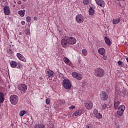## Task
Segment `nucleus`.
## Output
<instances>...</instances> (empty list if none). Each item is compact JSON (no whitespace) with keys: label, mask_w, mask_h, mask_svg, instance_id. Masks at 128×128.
<instances>
[{"label":"nucleus","mask_w":128,"mask_h":128,"mask_svg":"<svg viewBox=\"0 0 128 128\" xmlns=\"http://www.w3.org/2000/svg\"><path fill=\"white\" fill-rule=\"evenodd\" d=\"M4 102V94L0 92V104H2Z\"/></svg>","instance_id":"obj_18"},{"label":"nucleus","mask_w":128,"mask_h":128,"mask_svg":"<svg viewBox=\"0 0 128 128\" xmlns=\"http://www.w3.org/2000/svg\"><path fill=\"white\" fill-rule=\"evenodd\" d=\"M108 94L106 92L104 91H102L100 94V98H101L102 100H108Z\"/></svg>","instance_id":"obj_8"},{"label":"nucleus","mask_w":128,"mask_h":128,"mask_svg":"<svg viewBox=\"0 0 128 128\" xmlns=\"http://www.w3.org/2000/svg\"><path fill=\"white\" fill-rule=\"evenodd\" d=\"M88 12L90 16H94V8L93 7L91 6Z\"/></svg>","instance_id":"obj_21"},{"label":"nucleus","mask_w":128,"mask_h":128,"mask_svg":"<svg viewBox=\"0 0 128 128\" xmlns=\"http://www.w3.org/2000/svg\"><path fill=\"white\" fill-rule=\"evenodd\" d=\"M94 74L97 78H102L104 76V70L102 68H97L94 70Z\"/></svg>","instance_id":"obj_2"},{"label":"nucleus","mask_w":128,"mask_h":128,"mask_svg":"<svg viewBox=\"0 0 128 128\" xmlns=\"http://www.w3.org/2000/svg\"><path fill=\"white\" fill-rule=\"evenodd\" d=\"M17 66V68L20 69L22 68V64H20V63H18Z\"/></svg>","instance_id":"obj_32"},{"label":"nucleus","mask_w":128,"mask_h":128,"mask_svg":"<svg viewBox=\"0 0 128 128\" xmlns=\"http://www.w3.org/2000/svg\"><path fill=\"white\" fill-rule=\"evenodd\" d=\"M3 10H4V14H5L6 16H10V10L8 6H5Z\"/></svg>","instance_id":"obj_12"},{"label":"nucleus","mask_w":128,"mask_h":128,"mask_svg":"<svg viewBox=\"0 0 128 128\" xmlns=\"http://www.w3.org/2000/svg\"><path fill=\"white\" fill-rule=\"evenodd\" d=\"M19 34H22V32H20L19 33Z\"/></svg>","instance_id":"obj_46"},{"label":"nucleus","mask_w":128,"mask_h":128,"mask_svg":"<svg viewBox=\"0 0 128 128\" xmlns=\"http://www.w3.org/2000/svg\"><path fill=\"white\" fill-rule=\"evenodd\" d=\"M21 24H22V26H24V24H26V22L24 21H22L21 22Z\"/></svg>","instance_id":"obj_40"},{"label":"nucleus","mask_w":128,"mask_h":128,"mask_svg":"<svg viewBox=\"0 0 128 128\" xmlns=\"http://www.w3.org/2000/svg\"><path fill=\"white\" fill-rule=\"evenodd\" d=\"M120 22V18H117L113 20V21L112 22L113 24H118Z\"/></svg>","instance_id":"obj_24"},{"label":"nucleus","mask_w":128,"mask_h":128,"mask_svg":"<svg viewBox=\"0 0 128 128\" xmlns=\"http://www.w3.org/2000/svg\"><path fill=\"white\" fill-rule=\"evenodd\" d=\"M76 20L78 24H81V22H82L84 20V16L80 14L76 15Z\"/></svg>","instance_id":"obj_10"},{"label":"nucleus","mask_w":128,"mask_h":128,"mask_svg":"<svg viewBox=\"0 0 128 128\" xmlns=\"http://www.w3.org/2000/svg\"><path fill=\"white\" fill-rule=\"evenodd\" d=\"M114 128H120V125L118 123H115Z\"/></svg>","instance_id":"obj_35"},{"label":"nucleus","mask_w":128,"mask_h":128,"mask_svg":"<svg viewBox=\"0 0 128 128\" xmlns=\"http://www.w3.org/2000/svg\"><path fill=\"white\" fill-rule=\"evenodd\" d=\"M10 100L12 104L14 106H16L18 102V96L16 94L11 95Z\"/></svg>","instance_id":"obj_3"},{"label":"nucleus","mask_w":128,"mask_h":128,"mask_svg":"<svg viewBox=\"0 0 128 128\" xmlns=\"http://www.w3.org/2000/svg\"><path fill=\"white\" fill-rule=\"evenodd\" d=\"M82 2L84 4L88 6V4H90L92 2V0H84Z\"/></svg>","instance_id":"obj_25"},{"label":"nucleus","mask_w":128,"mask_h":128,"mask_svg":"<svg viewBox=\"0 0 128 128\" xmlns=\"http://www.w3.org/2000/svg\"><path fill=\"white\" fill-rule=\"evenodd\" d=\"M98 52L101 56H104V54H106V49L101 48L98 50Z\"/></svg>","instance_id":"obj_17"},{"label":"nucleus","mask_w":128,"mask_h":128,"mask_svg":"<svg viewBox=\"0 0 128 128\" xmlns=\"http://www.w3.org/2000/svg\"><path fill=\"white\" fill-rule=\"evenodd\" d=\"M10 66L11 68H16V66H18V62L14 60L11 61L10 62Z\"/></svg>","instance_id":"obj_20"},{"label":"nucleus","mask_w":128,"mask_h":128,"mask_svg":"<svg viewBox=\"0 0 128 128\" xmlns=\"http://www.w3.org/2000/svg\"><path fill=\"white\" fill-rule=\"evenodd\" d=\"M26 21L27 22H30L32 21V18H30V16H28L26 18Z\"/></svg>","instance_id":"obj_29"},{"label":"nucleus","mask_w":128,"mask_h":128,"mask_svg":"<svg viewBox=\"0 0 128 128\" xmlns=\"http://www.w3.org/2000/svg\"><path fill=\"white\" fill-rule=\"evenodd\" d=\"M102 58L103 60H106L107 58H108V57H106V54H104V55H102Z\"/></svg>","instance_id":"obj_36"},{"label":"nucleus","mask_w":128,"mask_h":128,"mask_svg":"<svg viewBox=\"0 0 128 128\" xmlns=\"http://www.w3.org/2000/svg\"><path fill=\"white\" fill-rule=\"evenodd\" d=\"M84 106L87 110H92L94 106V104L92 101H88L84 103Z\"/></svg>","instance_id":"obj_9"},{"label":"nucleus","mask_w":128,"mask_h":128,"mask_svg":"<svg viewBox=\"0 0 128 128\" xmlns=\"http://www.w3.org/2000/svg\"><path fill=\"white\" fill-rule=\"evenodd\" d=\"M120 100H118L116 99L114 100V106L116 108H118V106H120Z\"/></svg>","instance_id":"obj_19"},{"label":"nucleus","mask_w":128,"mask_h":128,"mask_svg":"<svg viewBox=\"0 0 128 128\" xmlns=\"http://www.w3.org/2000/svg\"><path fill=\"white\" fill-rule=\"evenodd\" d=\"M124 110H126V106L124 105H121L118 108L117 114L118 116H122L124 114Z\"/></svg>","instance_id":"obj_5"},{"label":"nucleus","mask_w":128,"mask_h":128,"mask_svg":"<svg viewBox=\"0 0 128 128\" xmlns=\"http://www.w3.org/2000/svg\"><path fill=\"white\" fill-rule=\"evenodd\" d=\"M18 89L19 90L26 92V90H28V86L24 84H19L18 86Z\"/></svg>","instance_id":"obj_7"},{"label":"nucleus","mask_w":128,"mask_h":128,"mask_svg":"<svg viewBox=\"0 0 128 128\" xmlns=\"http://www.w3.org/2000/svg\"><path fill=\"white\" fill-rule=\"evenodd\" d=\"M64 62H65V64H68L70 62V60L66 58H64Z\"/></svg>","instance_id":"obj_30"},{"label":"nucleus","mask_w":128,"mask_h":128,"mask_svg":"<svg viewBox=\"0 0 128 128\" xmlns=\"http://www.w3.org/2000/svg\"><path fill=\"white\" fill-rule=\"evenodd\" d=\"M104 41L106 42V44L108 46H110L112 44V42H110V40L106 36L104 38Z\"/></svg>","instance_id":"obj_22"},{"label":"nucleus","mask_w":128,"mask_h":128,"mask_svg":"<svg viewBox=\"0 0 128 128\" xmlns=\"http://www.w3.org/2000/svg\"><path fill=\"white\" fill-rule=\"evenodd\" d=\"M0 82H2V79L0 78Z\"/></svg>","instance_id":"obj_44"},{"label":"nucleus","mask_w":128,"mask_h":128,"mask_svg":"<svg viewBox=\"0 0 128 128\" xmlns=\"http://www.w3.org/2000/svg\"><path fill=\"white\" fill-rule=\"evenodd\" d=\"M96 3L98 6H101V8H104V2L102 0H95Z\"/></svg>","instance_id":"obj_15"},{"label":"nucleus","mask_w":128,"mask_h":128,"mask_svg":"<svg viewBox=\"0 0 128 128\" xmlns=\"http://www.w3.org/2000/svg\"><path fill=\"white\" fill-rule=\"evenodd\" d=\"M26 12V10H20L18 12V14L20 16H22V18L24 16V14Z\"/></svg>","instance_id":"obj_23"},{"label":"nucleus","mask_w":128,"mask_h":128,"mask_svg":"<svg viewBox=\"0 0 128 128\" xmlns=\"http://www.w3.org/2000/svg\"><path fill=\"white\" fill-rule=\"evenodd\" d=\"M46 73L47 74L49 78H52L54 77V71L50 70H46Z\"/></svg>","instance_id":"obj_13"},{"label":"nucleus","mask_w":128,"mask_h":128,"mask_svg":"<svg viewBox=\"0 0 128 128\" xmlns=\"http://www.w3.org/2000/svg\"><path fill=\"white\" fill-rule=\"evenodd\" d=\"M34 20H38V18H37V17H34Z\"/></svg>","instance_id":"obj_42"},{"label":"nucleus","mask_w":128,"mask_h":128,"mask_svg":"<svg viewBox=\"0 0 128 128\" xmlns=\"http://www.w3.org/2000/svg\"><path fill=\"white\" fill-rule=\"evenodd\" d=\"M118 66H122V62L121 61H118Z\"/></svg>","instance_id":"obj_38"},{"label":"nucleus","mask_w":128,"mask_h":128,"mask_svg":"<svg viewBox=\"0 0 128 128\" xmlns=\"http://www.w3.org/2000/svg\"><path fill=\"white\" fill-rule=\"evenodd\" d=\"M23 2H26V0H22Z\"/></svg>","instance_id":"obj_45"},{"label":"nucleus","mask_w":128,"mask_h":128,"mask_svg":"<svg viewBox=\"0 0 128 128\" xmlns=\"http://www.w3.org/2000/svg\"><path fill=\"white\" fill-rule=\"evenodd\" d=\"M82 114H84V110L79 109L78 110L72 114V116H73V118H74V116H82Z\"/></svg>","instance_id":"obj_11"},{"label":"nucleus","mask_w":128,"mask_h":128,"mask_svg":"<svg viewBox=\"0 0 128 128\" xmlns=\"http://www.w3.org/2000/svg\"><path fill=\"white\" fill-rule=\"evenodd\" d=\"M46 103L47 104H50V99L48 98H46Z\"/></svg>","instance_id":"obj_31"},{"label":"nucleus","mask_w":128,"mask_h":128,"mask_svg":"<svg viewBox=\"0 0 128 128\" xmlns=\"http://www.w3.org/2000/svg\"><path fill=\"white\" fill-rule=\"evenodd\" d=\"M30 30L26 31V34H28V36L30 35Z\"/></svg>","instance_id":"obj_39"},{"label":"nucleus","mask_w":128,"mask_h":128,"mask_svg":"<svg viewBox=\"0 0 128 128\" xmlns=\"http://www.w3.org/2000/svg\"><path fill=\"white\" fill-rule=\"evenodd\" d=\"M16 56L20 60H22L24 62H26V59L24 56H22V54L20 53H17Z\"/></svg>","instance_id":"obj_14"},{"label":"nucleus","mask_w":128,"mask_h":128,"mask_svg":"<svg viewBox=\"0 0 128 128\" xmlns=\"http://www.w3.org/2000/svg\"><path fill=\"white\" fill-rule=\"evenodd\" d=\"M62 85L66 90H70L72 88V84L70 83V81L68 79L64 80L62 81Z\"/></svg>","instance_id":"obj_4"},{"label":"nucleus","mask_w":128,"mask_h":128,"mask_svg":"<svg viewBox=\"0 0 128 128\" xmlns=\"http://www.w3.org/2000/svg\"><path fill=\"white\" fill-rule=\"evenodd\" d=\"M26 114V112L23 110H22L20 112V116H24V114Z\"/></svg>","instance_id":"obj_27"},{"label":"nucleus","mask_w":128,"mask_h":128,"mask_svg":"<svg viewBox=\"0 0 128 128\" xmlns=\"http://www.w3.org/2000/svg\"><path fill=\"white\" fill-rule=\"evenodd\" d=\"M94 114L97 118H102V115L100 113H98V111L96 109L94 111Z\"/></svg>","instance_id":"obj_16"},{"label":"nucleus","mask_w":128,"mask_h":128,"mask_svg":"<svg viewBox=\"0 0 128 128\" xmlns=\"http://www.w3.org/2000/svg\"><path fill=\"white\" fill-rule=\"evenodd\" d=\"M72 76L74 78H76V80H82V74L78 73L76 72H72Z\"/></svg>","instance_id":"obj_6"},{"label":"nucleus","mask_w":128,"mask_h":128,"mask_svg":"<svg viewBox=\"0 0 128 128\" xmlns=\"http://www.w3.org/2000/svg\"><path fill=\"white\" fill-rule=\"evenodd\" d=\"M7 52H8V54H12V50L10 48L8 49Z\"/></svg>","instance_id":"obj_33"},{"label":"nucleus","mask_w":128,"mask_h":128,"mask_svg":"<svg viewBox=\"0 0 128 128\" xmlns=\"http://www.w3.org/2000/svg\"><path fill=\"white\" fill-rule=\"evenodd\" d=\"M76 108V106H72L69 108V110H74Z\"/></svg>","instance_id":"obj_37"},{"label":"nucleus","mask_w":128,"mask_h":128,"mask_svg":"<svg viewBox=\"0 0 128 128\" xmlns=\"http://www.w3.org/2000/svg\"><path fill=\"white\" fill-rule=\"evenodd\" d=\"M76 44V39L74 37L70 36L62 40L61 44L63 48H68L70 44L74 45Z\"/></svg>","instance_id":"obj_1"},{"label":"nucleus","mask_w":128,"mask_h":128,"mask_svg":"<svg viewBox=\"0 0 128 128\" xmlns=\"http://www.w3.org/2000/svg\"><path fill=\"white\" fill-rule=\"evenodd\" d=\"M17 4H22V1H18V2H17Z\"/></svg>","instance_id":"obj_41"},{"label":"nucleus","mask_w":128,"mask_h":128,"mask_svg":"<svg viewBox=\"0 0 128 128\" xmlns=\"http://www.w3.org/2000/svg\"><path fill=\"white\" fill-rule=\"evenodd\" d=\"M82 54L83 55H84V56H87L88 54V52L86 51V49H83L82 50Z\"/></svg>","instance_id":"obj_28"},{"label":"nucleus","mask_w":128,"mask_h":128,"mask_svg":"<svg viewBox=\"0 0 128 128\" xmlns=\"http://www.w3.org/2000/svg\"><path fill=\"white\" fill-rule=\"evenodd\" d=\"M106 104H103L102 106V110H106Z\"/></svg>","instance_id":"obj_34"},{"label":"nucleus","mask_w":128,"mask_h":128,"mask_svg":"<svg viewBox=\"0 0 128 128\" xmlns=\"http://www.w3.org/2000/svg\"><path fill=\"white\" fill-rule=\"evenodd\" d=\"M52 126V127H50V128H54V126Z\"/></svg>","instance_id":"obj_43"},{"label":"nucleus","mask_w":128,"mask_h":128,"mask_svg":"<svg viewBox=\"0 0 128 128\" xmlns=\"http://www.w3.org/2000/svg\"><path fill=\"white\" fill-rule=\"evenodd\" d=\"M44 128V125L42 124H36L34 127V128Z\"/></svg>","instance_id":"obj_26"}]
</instances>
